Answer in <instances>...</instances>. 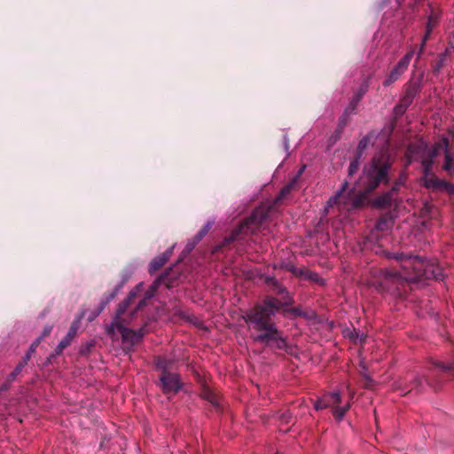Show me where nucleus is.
Segmentation results:
<instances>
[{
    "label": "nucleus",
    "instance_id": "27",
    "mask_svg": "<svg viewBox=\"0 0 454 454\" xmlns=\"http://www.w3.org/2000/svg\"><path fill=\"white\" fill-rule=\"evenodd\" d=\"M392 223V222L390 220H387V219H381L377 223V229L380 230V231H385V230H387L389 227H390V224Z\"/></svg>",
    "mask_w": 454,
    "mask_h": 454
},
{
    "label": "nucleus",
    "instance_id": "29",
    "mask_svg": "<svg viewBox=\"0 0 454 454\" xmlns=\"http://www.w3.org/2000/svg\"><path fill=\"white\" fill-rule=\"evenodd\" d=\"M308 270H309L305 269V268H293L292 269L293 273L295 276H297V277H299V278H301L302 279H304L305 273L308 272Z\"/></svg>",
    "mask_w": 454,
    "mask_h": 454
},
{
    "label": "nucleus",
    "instance_id": "15",
    "mask_svg": "<svg viewBox=\"0 0 454 454\" xmlns=\"http://www.w3.org/2000/svg\"><path fill=\"white\" fill-rule=\"evenodd\" d=\"M376 138V135L374 132H370L366 136H364L358 143L357 145V154L358 158H360L364 153V151L367 148V146Z\"/></svg>",
    "mask_w": 454,
    "mask_h": 454
},
{
    "label": "nucleus",
    "instance_id": "16",
    "mask_svg": "<svg viewBox=\"0 0 454 454\" xmlns=\"http://www.w3.org/2000/svg\"><path fill=\"white\" fill-rule=\"evenodd\" d=\"M436 24V20L431 15L429 16L428 18V21H427V31H426V35H424V38L422 40V43L420 44V48H419V51L418 52V58L420 57V55L422 54L423 51H424V48H425V45H426V42L427 40V37L429 36L433 27H434V25Z\"/></svg>",
    "mask_w": 454,
    "mask_h": 454
},
{
    "label": "nucleus",
    "instance_id": "19",
    "mask_svg": "<svg viewBox=\"0 0 454 454\" xmlns=\"http://www.w3.org/2000/svg\"><path fill=\"white\" fill-rule=\"evenodd\" d=\"M304 279L317 283L319 285L325 284V280L322 278H320V276L317 273L309 270H308V272L305 273Z\"/></svg>",
    "mask_w": 454,
    "mask_h": 454
},
{
    "label": "nucleus",
    "instance_id": "2",
    "mask_svg": "<svg viewBox=\"0 0 454 454\" xmlns=\"http://www.w3.org/2000/svg\"><path fill=\"white\" fill-rule=\"evenodd\" d=\"M390 163L387 160L374 158L365 166L356 187L348 190V182H345L340 190L330 198L325 208L327 214L329 209L337 207L340 212H348L359 207L363 203V195L372 192L381 183L387 182V172Z\"/></svg>",
    "mask_w": 454,
    "mask_h": 454
},
{
    "label": "nucleus",
    "instance_id": "34",
    "mask_svg": "<svg viewBox=\"0 0 454 454\" xmlns=\"http://www.w3.org/2000/svg\"><path fill=\"white\" fill-rule=\"evenodd\" d=\"M40 341H41V338H37V340L30 346L28 351H27V352H30V355H32L35 351V348Z\"/></svg>",
    "mask_w": 454,
    "mask_h": 454
},
{
    "label": "nucleus",
    "instance_id": "28",
    "mask_svg": "<svg viewBox=\"0 0 454 454\" xmlns=\"http://www.w3.org/2000/svg\"><path fill=\"white\" fill-rule=\"evenodd\" d=\"M24 368V364H19L16 368L14 369V371L9 375V380L10 381H12L15 380V378L17 377V375L22 371V369Z\"/></svg>",
    "mask_w": 454,
    "mask_h": 454
},
{
    "label": "nucleus",
    "instance_id": "4",
    "mask_svg": "<svg viewBox=\"0 0 454 454\" xmlns=\"http://www.w3.org/2000/svg\"><path fill=\"white\" fill-rule=\"evenodd\" d=\"M436 155L437 143L433 148H429L428 145L423 141L410 145L406 152L408 163L416 160L420 161L425 175H428L432 170L434 159L436 157Z\"/></svg>",
    "mask_w": 454,
    "mask_h": 454
},
{
    "label": "nucleus",
    "instance_id": "1",
    "mask_svg": "<svg viewBox=\"0 0 454 454\" xmlns=\"http://www.w3.org/2000/svg\"><path fill=\"white\" fill-rule=\"evenodd\" d=\"M387 258L395 259L400 262L401 270L393 271L387 269L377 271L371 285L381 291L400 296L402 288L408 282H415L422 278H438L439 268L426 262L419 256L404 255L403 254L384 252Z\"/></svg>",
    "mask_w": 454,
    "mask_h": 454
},
{
    "label": "nucleus",
    "instance_id": "33",
    "mask_svg": "<svg viewBox=\"0 0 454 454\" xmlns=\"http://www.w3.org/2000/svg\"><path fill=\"white\" fill-rule=\"evenodd\" d=\"M291 414L290 412H286V413H283L281 416H280V419L285 422V423H289L290 422V419H291Z\"/></svg>",
    "mask_w": 454,
    "mask_h": 454
},
{
    "label": "nucleus",
    "instance_id": "17",
    "mask_svg": "<svg viewBox=\"0 0 454 454\" xmlns=\"http://www.w3.org/2000/svg\"><path fill=\"white\" fill-rule=\"evenodd\" d=\"M304 168H305V166H303L301 168H300V171H299L297 176L295 178H294V180L292 182H290L289 184H287L286 186L283 187L279 195L277 197V200H282L285 196H286L291 192L294 184L296 183L297 178L304 171Z\"/></svg>",
    "mask_w": 454,
    "mask_h": 454
},
{
    "label": "nucleus",
    "instance_id": "12",
    "mask_svg": "<svg viewBox=\"0 0 454 454\" xmlns=\"http://www.w3.org/2000/svg\"><path fill=\"white\" fill-rule=\"evenodd\" d=\"M172 249L169 248L167 251H165L161 255L154 258L149 265V272L151 274H153L155 271H157L159 269H160L166 262L169 259V257L172 254Z\"/></svg>",
    "mask_w": 454,
    "mask_h": 454
},
{
    "label": "nucleus",
    "instance_id": "30",
    "mask_svg": "<svg viewBox=\"0 0 454 454\" xmlns=\"http://www.w3.org/2000/svg\"><path fill=\"white\" fill-rule=\"evenodd\" d=\"M367 87H368V86H367L366 84H364V85H363V86L359 89L358 93H357V94L356 95V97H355V101H356V102H358V101L362 98V97L364 95V93H365V92H366V90H367Z\"/></svg>",
    "mask_w": 454,
    "mask_h": 454
},
{
    "label": "nucleus",
    "instance_id": "38",
    "mask_svg": "<svg viewBox=\"0 0 454 454\" xmlns=\"http://www.w3.org/2000/svg\"><path fill=\"white\" fill-rule=\"evenodd\" d=\"M363 369H364V371H363V372H361V374L364 376V378L367 381H370V382H371V381H372V379H371V377L367 374V372H366V369H365L364 366H363Z\"/></svg>",
    "mask_w": 454,
    "mask_h": 454
},
{
    "label": "nucleus",
    "instance_id": "6",
    "mask_svg": "<svg viewBox=\"0 0 454 454\" xmlns=\"http://www.w3.org/2000/svg\"><path fill=\"white\" fill-rule=\"evenodd\" d=\"M341 397L339 392H332L324 395L321 398L317 399L315 402V409L316 410H322L325 409L327 407L333 408V416L337 420H341L349 409V403H347L344 406H338V404L340 403Z\"/></svg>",
    "mask_w": 454,
    "mask_h": 454
},
{
    "label": "nucleus",
    "instance_id": "13",
    "mask_svg": "<svg viewBox=\"0 0 454 454\" xmlns=\"http://www.w3.org/2000/svg\"><path fill=\"white\" fill-rule=\"evenodd\" d=\"M430 172H432V170ZM446 184H447L446 181L439 179L432 173H429L428 175H425V185L427 188L444 191Z\"/></svg>",
    "mask_w": 454,
    "mask_h": 454
},
{
    "label": "nucleus",
    "instance_id": "35",
    "mask_svg": "<svg viewBox=\"0 0 454 454\" xmlns=\"http://www.w3.org/2000/svg\"><path fill=\"white\" fill-rule=\"evenodd\" d=\"M444 191L450 194H454V184L447 182Z\"/></svg>",
    "mask_w": 454,
    "mask_h": 454
},
{
    "label": "nucleus",
    "instance_id": "32",
    "mask_svg": "<svg viewBox=\"0 0 454 454\" xmlns=\"http://www.w3.org/2000/svg\"><path fill=\"white\" fill-rule=\"evenodd\" d=\"M51 330H52V326L51 325L45 326L44 329H43L42 336L39 337V338H41V340L44 337L48 336L51 333Z\"/></svg>",
    "mask_w": 454,
    "mask_h": 454
},
{
    "label": "nucleus",
    "instance_id": "22",
    "mask_svg": "<svg viewBox=\"0 0 454 454\" xmlns=\"http://www.w3.org/2000/svg\"><path fill=\"white\" fill-rule=\"evenodd\" d=\"M115 294H116V293L113 292L105 300H103L99 303V306L98 308L97 312L94 315V317H96L97 316H98L102 312V310L106 308V306L114 298Z\"/></svg>",
    "mask_w": 454,
    "mask_h": 454
},
{
    "label": "nucleus",
    "instance_id": "41",
    "mask_svg": "<svg viewBox=\"0 0 454 454\" xmlns=\"http://www.w3.org/2000/svg\"><path fill=\"white\" fill-rule=\"evenodd\" d=\"M388 197H389V194H387V195L384 197V200H387H387H389V199H388Z\"/></svg>",
    "mask_w": 454,
    "mask_h": 454
},
{
    "label": "nucleus",
    "instance_id": "18",
    "mask_svg": "<svg viewBox=\"0 0 454 454\" xmlns=\"http://www.w3.org/2000/svg\"><path fill=\"white\" fill-rule=\"evenodd\" d=\"M432 364L442 372H452L454 370V362L442 363L438 360H434Z\"/></svg>",
    "mask_w": 454,
    "mask_h": 454
},
{
    "label": "nucleus",
    "instance_id": "20",
    "mask_svg": "<svg viewBox=\"0 0 454 454\" xmlns=\"http://www.w3.org/2000/svg\"><path fill=\"white\" fill-rule=\"evenodd\" d=\"M80 321H81V317L77 318L76 320H74L67 335L65 337H67V339L73 340V339L75 337L76 333H77V331H78V328H79V325H80Z\"/></svg>",
    "mask_w": 454,
    "mask_h": 454
},
{
    "label": "nucleus",
    "instance_id": "5",
    "mask_svg": "<svg viewBox=\"0 0 454 454\" xmlns=\"http://www.w3.org/2000/svg\"><path fill=\"white\" fill-rule=\"evenodd\" d=\"M267 218V211L264 208L255 209L250 217L246 219L242 224L239 226L230 236L225 239L226 243H230L238 239L241 233L247 234L248 232L254 233L260 231L263 223Z\"/></svg>",
    "mask_w": 454,
    "mask_h": 454
},
{
    "label": "nucleus",
    "instance_id": "7",
    "mask_svg": "<svg viewBox=\"0 0 454 454\" xmlns=\"http://www.w3.org/2000/svg\"><path fill=\"white\" fill-rule=\"evenodd\" d=\"M115 331H118L121 334L123 342L129 344H135L140 341L143 337L141 331L136 332L126 327L121 321H118V318L114 319L111 325L106 326V333L112 337H114Z\"/></svg>",
    "mask_w": 454,
    "mask_h": 454
},
{
    "label": "nucleus",
    "instance_id": "36",
    "mask_svg": "<svg viewBox=\"0 0 454 454\" xmlns=\"http://www.w3.org/2000/svg\"><path fill=\"white\" fill-rule=\"evenodd\" d=\"M270 280L276 286V289L278 294H283L286 291V289L283 286H279L273 278H271Z\"/></svg>",
    "mask_w": 454,
    "mask_h": 454
},
{
    "label": "nucleus",
    "instance_id": "14",
    "mask_svg": "<svg viewBox=\"0 0 454 454\" xmlns=\"http://www.w3.org/2000/svg\"><path fill=\"white\" fill-rule=\"evenodd\" d=\"M162 279H163V276H160V277L157 278L153 281V283L146 290V292L145 294L144 300H142L138 303L137 309H139L143 308L145 305V303H146V300H149V299H151L152 297L154 296L155 293L157 292L159 286H160V284L162 282Z\"/></svg>",
    "mask_w": 454,
    "mask_h": 454
},
{
    "label": "nucleus",
    "instance_id": "40",
    "mask_svg": "<svg viewBox=\"0 0 454 454\" xmlns=\"http://www.w3.org/2000/svg\"><path fill=\"white\" fill-rule=\"evenodd\" d=\"M402 183H403V181H400V184H402ZM398 184H399V183H398V184H395V185L393 187V191H396V190H397L396 186H397Z\"/></svg>",
    "mask_w": 454,
    "mask_h": 454
},
{
    "label": "nucleus",
    "instance_id": "9",
    "mask_svg": "<svg viewBox=\"0 0 454 454\" xmlns=\"http://www.w3.org/2000/svg\"><path fill=\"white\" fill-rule=\"evenodd\" d=\"M414 54L413 51L406 53L391 70L388 77L383 82V86L387 87L395 82L408 68L411 58Z\"/></svg>",
    "mask_w": 454,
    "mask_h": 454
},
{
    "label": "nucleus",
    "instance_id": "37",
    "mask_svg": "<svg viewBox=\"0 0 454 454\" xmlns=\"http://www.w3.org/2000/svg\"><path fill=\"white\" fill-rule=\"evenodd\" d=\"M32 355H30V352H27V354L22 358L20 364H24V366L27 364Z\"/></svg>",
    "mask_w": 454,
    "mask_h": 454
},
{
    "label": "nucleus",
    "instance_id": "26",
    "mask_svg": "<svg viewBox=\"0 0 454 454\" xmlns=\"http://www.w3.org/2000/svg\"><path fill=\"white\" fill-rule=\"evenodd\" d=\"M360 162L359 158L353 160L348 166V175L353 176L355 173L357 172L359 168Z\"/></svg>",
    "mask_w": 454,
    "mask_h": 454
},
{
    "label": "nucleus",
    "instance_id": "25",
    "mask_svg": "<svg viewBox=\"0 0 454 454\" xmlns=\"http://www.w3.org/2000/svg\"><path fill=\"white\" fill-rule=\"evenodd\" d=\"M213 222H210L208 221L204 226L203 228L197 233L196 235V239L199 241L201 239H203L206 234L208 232V231L211 229L212 225H213Z\"/></svg>",
    "mask_w": 454,
    "mask_h": 454
},
{
    "label": "nucleus",
    "instance_id": "3",
    "mask_svg": "<svg viewBox=\"0 0 454 454\" xmlns=\"http://www.w3.org/2000/svg\"><path fill=\"white\" fill-rule=\"evenodd\" d=\"M281 307L282 302L278 299L268 297L263 304L247 311L245 320L249 329L257 333L252 335L255 341L278 348L286 346L284 338L272 321V317Z\"/></svg>",
    "mask_w": 454,
    "mask_h": 454
},
{
    "label": "nucleus",
    "instance_id": "11",
    "mask_svg": "<svg viewBox=\"0 0 454 454\" xmlns=\"http://www.w3.org/2000/svg\"><path fill=\"white\" fill-rule=\"evenodd\" d=\"M142 289H143V284L139 283L138 285H137L135 286L134 289H132L129 292L128 298L123 302L119 304L117 311H116V316H115V317L114 319H117L118 318V321H121V316L122 314H124V312L126 311L127 308L129 306L131 301L135 297H137V295L138 294V293H140L142 291Z\"/></svg>",
    "mask_w": 454,
    "mask_h": 454
},
{
    "label": "nucleus",
    "instance_id": "10",
    "mask_svg": "<svg viewBox=\"0 0 454 454\" xmlns=\"http://www.w3.org/2000/svg\"><path fill=\"white\" fill-rule=\"evenodd\" d=\"M444 153V163L442 169L449 175L454 174V151L449 149V140L447 137H442L437 143V154L440 151Z\"/></svg>",
    "mask_w": 454,
    "mask_h": 454
},
{
    "label": "nucleus",
    "instance_id": "31",
    "mask_svg": "<svg viewBox=\"0 0 454 454\" xmlns=\"http://www.w3.org/2000/svg\"><path fill=\"white\" fill-rule=\"evenodd\" d=\"M422 381H423V377L422 376H419V375L415 376L414 379H413V382H412L413 385H414L413 388H417L420 385H422Z\"/></svg>",
    "mask_w": 454,
    "mask_h": 454
},
{
    "label": "nucleus",
    "instance_id": "24",
    "mask_svg": "<svg viewBox=\"0 0 454 454\" xmlns=\"http://www.w3.org/2000/svg\"><path fill=\"white\" fill-rule=\"evenodd\" d=\"M203 397L207 400H208L215 407L218 408L219 407V403L217 401V398L216 396L215 395L214 393H212L211 391L209 390H205L204 391V394H203Z\"/></svg>",
    "mask_w": 454,
    "mask_h": 454
},
{
    "label": "nucleus",
    "instance_id": "21",
    "mask_svg": "<svg viewBox=\"0 0 454 454\" xmlns=\"http://www.w3.org/2000/svg\"><path fill=\"white\" fill-rule=\"evenodd\" d=\"M115 294H116V293L113 292L105 300H103L99 303V306L98 308L97 312L94 315V317H96L97 316H98L102 312V310L106 308V306L114 298Z\"/></svg>",
    "mask_w": 454,
    "mask_h": 454
},
{
    "label": "nucleus",
    "instance_id": "39",
    "mask_svg": "<svg viewBox=\"0 0 454 454\" xmlns=\"http://www.w3.org/2000/svg\"><path fill=\"white\" fill-rule=\"evenodd\" d=\"M284 139H285V147H286V149L287 150V149H288V144H287L288 140H287V137H285V138H284Z\"/></svg>",
    "mask_w": 454,
    "mask_h": 454
},
{
    "label": "nucleus",
    "instance_id": "8",
    "mask_svg": "<svg viewBox=\"0 0 454 454\" xmlns=\"http://www.w3.org/2000/svg\"><path fill=\"white\" fill-rule=\"evenodd\" d=\"M157 367L162 371L160 380L163 391L165 393L177 392L181 387L178 375L168 372L166 363L163 360H158Z\"/></svg>",
    "mask_w": 454,
    "mask_h": 454
},
{
    "label": "nucleus",
    "instance_id": "23",
    "mask_svg": "<svg viewBox=\"0 0 454 454\" xmlns=\"http://www.w3.org/2000/svg\"><path fill=\"white\" fill-rule=\"evenodd\" d=\"M72 340L67 339V337H64L60 342L59 343V345L56 347L55 348V354L57 356L60 355L63 350L68 347L70 344H71Z\"/></svg>",
    "mask_w": 454,
    "mask_h": 454
}]
</instances>
